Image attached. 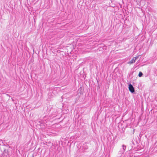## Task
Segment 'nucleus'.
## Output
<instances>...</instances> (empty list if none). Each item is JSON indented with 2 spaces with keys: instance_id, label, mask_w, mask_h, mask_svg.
<instances>
[{
  "instance_id": "obj_1",
  "label": "nucleus",
  "mask_w": 157,
  "mask_h": 157,
  "mask_svg": "<svg viewBox=\"0 0 157 157\" xmlns=\"http://www.w3.org/2000/svg\"><path fill=\"white\" fill-rule=\"evenodd\" d=\"M128 89L132 93H133L135 92L134 88L133 86L131 84L128 85Z\"/></svg>"
},
{
  "instance_id": "obj_2",
  "label": "nucleus",
  "mask_w": 157,
  "mask_h": 157,
  "mask_svg": "<svg viewBox=\"0 0 157 157\" xmlns=\"http://www.w3.org/2000/svg\"><path fill=\"white\" fill-rule=\"evenodd\" d=\"M135 61V60L134 59V58H133V59L129 62L128 63L130 64H132L134 63Z\"/></svg>"
},
{
  "instance_id": "obj_3",
  "label": "nucleus",
  "mask_w": 157,
  "mask_h": 157,
  "mask_svg": "<svg viewBox=\"0 0 157 157\" xmlns=\"http://www.w3.org/2000/svg\"><path fill=\"white\" fill-rule=\"evenodd\" d=\"M143 75V73L142 72L140 71L139 72V74H138V76L139 77H141V76H142Z\"/></svg>"
},
{
  "instance_id": "obj_4",
  "label": "nucleus",
  "mask_w": 157,
  "mask_h": 157,
  "mask_svg": "<svg viewBox=\"0 0 157 157\" xmlns=\"http://www.w3.org/2000/svg\"><path fill=\"white\" fill-rule=\"evenodd\" d=\"M140 11H141V12L142 13V14L141 15L142 16H144L145 15V11L144 10H140Z\"/></svg>"
},
{
  "instance_id": "obj_5",
  "label": "nucleus",
  "mask_w": 157,
  "mask_h": 157,
  "mask_svg": "<svg viewBox=\"0 0 157 157\" xmlns=\"http://www.w3.org/2000/svg\"><path fill=\"white\" fill-rule=\"evenodd\" d=\"M122 148L123 149V150L124 151L126 148V146H125V145L123 144L122 145Z\"/></svg>"
},
{
  "instance_id": "obj_6",
  "label": "nucleus",
  "mask_w": 157,
  "mask_h": 157,
  "mask_svg": "<svg viewBox=\"0 0 157 157\" xmlns=\"http://www.w3.org/2000/svg\"><path fill=\"white\" fill-rule=\"evenodd\" d=\"M138 58V56H136V57H134L133 58H134V59L136 61V59H137Z\"/></svg>"
},
{
  "instance_id": "obj_7",
  "label": "nucleus",
  "mask_w": 157,
  "mask_h": 157,
  "mask_svg": "<svg viewBox=\"0 0 157 157\" xmlns=\"http://www.w3.org/2000/svg\"><path fill=\"white\" fill-rule=\"evenodd\" d=\"M2 143H3V142L2 140H0V145H1Z\"/></svg>"
},
{
  "instance_id": "obj_8",
  "label": "nucleus",
  "mask_w": 157,
  "mask_h": 157,
  "mask_svg": "<svg viewBox=\"0 0 157 157\" xmlns=\"http://www.w3.org/2000/svg\"><path fill=\"white\" fill-rule=\"evenodd\" d=\"M8 151V150H6V149H5L4 150V152H5V153H6L7 151Z\"/></svg>"
}]
</instances>
